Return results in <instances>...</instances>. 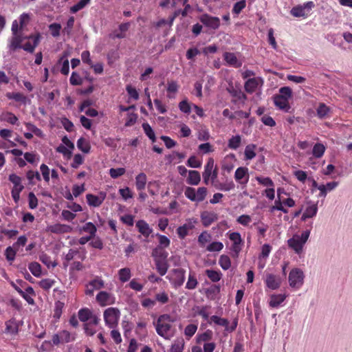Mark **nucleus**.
<instances>
[{
    "instance_id": "f257e3e1",
    "label": "nucleus",
    "mask_w": 352,
    "mask_h": 352,
    "mask_svg": "<svg viewBox=\"0 0 352 352\" xmlns=\"http://www.w3.org/2000/svg\"><path fill=\"white\" fill-rule=\"evenodd\" d=\"M174 321L175 320L168 314L160 316L156 323L154 322L157 334L165 339L173 336L175 330L172 326V322Z\"/></svg>"
},
{
    "instance_id": "f03ea898",
    "label": "nucleus",
    "mask_w": 352,
    "mask_h": 352,
    "mask_svg": "<svg viewBox=\"0 0 352 352\" xmlns=\"http://www.w3.org/2000/svg\"><path fill=\"white\" fill-rule=\"evenodd\" d=\"M168 252L161 247H156L152 250L151 256L154 258L156 270L161 276L165 275L168 271Z\"/></svg>"
},
{
    "instance_id": "7ed1b4c3",
    "label": "nucleus",
    "mask_w": 352,
    "mask_h": 352,
    "mask_svg": "<svg viewBox=\"0 0 352 352\" xmlns=\"http://www.w3.org/2000/svg\"><path fill=\"white\" fill-rule=\"evenodd\" d=\"M310 234V230L304 231L302 234H294L292 238L287 241L289 248H292L297 254L302 252L304 244L308 240Z\"/></svg>"
},
{
    "instance_id": "20e7f679",
    "label": "nucleus",
    "mask_w": 352,
    "mask_h": 352,
    "mask_svg": "<svg viewBox=\"0 0 352 352\" xmlns=\"http://www.w3.org/2000/svg\"><path fill=\"white\" fill-rule=\"evenodd\" d=\"M120 312L118 308L109 307L104 311L105 324L109 328H114L118 325Z\"/></svg>"
},
{
    "instance_id": "39448f33",
    "label": "nucleus",
    "mask_w": 352,
    "mask_h": 352,
    "mask_svg": "<svg viewBox=\"0 0 352 352\" xmlns=\"http://www.w3.org/2000/svg\"><path fill=\"white\" fill-rule=\"evenodd\" d=\"M304 277L303 272L300 269L292 270L288 277L289 285L294 288H300L303 284Z\"/></svg>"
},
{
    "instance_id": "423d86ee",
    "label": "nucleus",
    "mask_w": 352,
    "mask_h": 352,
    "mask_svg": "<svg viewBox=\"0 0 352 352\" xmlns=\"http://www.w3.org/2000/svg\"><path fill=\"white\" fill-rule=\"evenodd\" d=\"M199 20L204 25L213 30H217L220 26L219 18L210 16L208 14L201 15Z\"/></svg>"
},
{
    "instance_id": "0eeeda50",
    "label": "nucleus",
    "mask_w": 352,
    "mask_h": 352,
    "mask_svg": "<svg viewBox=\"0 0 352 352\" xmlns=\"http://www.w3.org/2000/svg\"><path fill=\"white\" fill-rule=\"evenodd\" d=\"M197 223V220L196 219H190L188 220L187 223L178 227L177 233L179 237L182 239H184L188 235V231L192 230L195 228V224Z\"/></svg>"
},
{
    "instance_id": "6e6552de",
    "label": "nucleus",
    "mask_w": 352,
    "mask_h": 352,
    "mask_svg": "<svg viewBox=\"0 0 352 352\" xmlns=\"http://www.w3.org/2000/svg\"><path fill=\"white\" fill-rule=\"evenodd\" d=\"M106 198L105 192H100L98 195H94L93 194H87L86 199L87 204L90 206L99 207Z\"/></svg>"
},
{
    "instance_id": "1a4fd4ad",
    "label": "nucleus",
    "mask_w": 352,
    "mask_h": 352,
    "mask_svg": "<svg viewBox=\"0 0 352 352\" xmlns=\"http://www.w3.org/2000/svg\"><path fill=\"white\" fill-rule=\"evenodd\" d=\"M263 80L261 78H252L248 79L244 85L245 90L250 94L256 91L259 85H263Z\"/></svg>"
},
{
    "instance_id": "9d476101",
    "label": "nucleus",
    "mask_w": 352,
    "mask_h": 352,
    "mask_svg": "<svg viewBox=\"0 0 352 352\" xmlns=\"http://www.w3.org/2000/svg\"><path fill=\"white\" fill-rule=\"evenodd\" d=\"M234 179L241 184H247L249 179L248 169L246 167L238 168L234 173Z\"/></svg>"
},
{
    "instance_id": "9b49d317",
    "label": "nucleus",
    "mask_w": 352,
    "mask_h": 352,
    "mask_svg": "<svg viewBox=\"0 0 352 352\" xmlns=\"http://www.w3.org/2000/svg\"><path fill=\"white\" fill-rule=\"evenodd\" d=\"M201 219L204 227H208L218 219V214L214 212L204 211L201 214Z\"/></svg>"
},
{
    "instance_id": "f8f14e48",
    "label": "nucleus",
    "mask_w": 352,
    "mask_h": 352,
    "mask_svg": "<svg viewBox=\"0 0 352 352\" xmlns=\"http://www.w3.org/2000/svg\"><path fill=\"white\" fill-rule=\"evenodd\" d=\"M47 230L54 234H63L72 232V228L68 225L56 223L48 226Z\"/></svg>"
},
{
    "instance_id": "ddd939ff",
    "label": "nucleus",
    "mask_w": 352,
    "mask_h": 352,
    "mask_svg": "<svg viewBox=\"0 0 352 352\" xmlns=\"http://www.w3.org/2000/svg\"><path fill=\"white\" fill-rule=\"evenodd\" d=\"M175 278L173 279V284L175 287L182 286L185 281V270L182 268H177L173 270Z\"/></svg>"
},
{
    "instance_id": "4468645a",
    "label": "nucleus",
    "mask_w": 352,
    "mask_h": 352,
    "mask_svg": "<svg viewBox=\"0 0 352 352\" xmlns=\"http://www.w3.org/2000/svg\"><path fill=\"white\" fill-rule=\"evenodd\" d=\"M280 278L272 274H267L265 278V283L268 288L276 289L280 285Z\"/></svg>"
},
{
    "instance_id": "2eb2a0df",
    "label": "nucleus",
    "mask_w": 352,
    "mask_h": 352,
    "mask_svg": "<svg viewBox=\"0 0 352 352\" xmlns=\"http://www.w3.org/2000/svg\"><path fill=\"white\" fill-rule=\"evenodd\" d=\"M273 99L274 104L276 107L281 110H284L285 112H289L291 107L288 100L277 95L274 96Z\"/></svg>"
},
{
    "instance_id": "dca6fc26",
    "label": "nucleus",
    "mask_w": 352,
    "mask_h": 352,
    "mask_svg": "<svg viewBox=\"0 0 352 352\" xmlns=\"http://www.w3.org/2000/svg\"><path fill=\"white\" fill-rule=\"evenodd\" d=\"M23 38L22 34H13V36L10 39L9 44V49L12 52H15L18 49H21L22 47Z\"/></svg>"
},
{
    "instance_id": "f3484780",
    "label": "nucleus",
    "mask_w": 352,
    "mask_h": 352,
    "mask_svg": "<svg viewBox=\"0 0 352 352\" xmlns=\"http://www.w3.org/2000/svg\"><path fill=\"white\" fill-rule=\"evenodd\" d=\"M135 226L138 231L145 237H148L153 232L149 225L144 220L138 221Z\"/></svg>"
},
{
    "instance_id": "a211bd4d",
    "label": "nucleus",
    "mask_w": 352,
    "mask_h": 352,
    "mask_svg": "<svg viewBox=\"0 0 352 352\" xmlns=\"http://www.w3.org/2000/svg\"><path fill=\"white\" fill-rule=\"evenodd\" d=\"M41 39V35L39 32H38L36 33V36L35 37L32 44H31L30 42H28L22 45L21 49H23L25 52L32 54L34 52L35 48L38 45Z\"/></svg>"
},
{
    "instance_id": "6ab92c4d",
    "label": "nucleus",
    "mask_w": 352,
    "mask_h": 352,
    "mask_svg": "<svg viewBox=\"0 0 352 352\" xmlns=\"http://www.w3.org/2000/svg\"><path fill=\"white\" fill-rule=\"evenodd\" d=\"M214 167V160L210 158L205 166L204 171L203 173L204 182L206 184H208L209 179L211 175V172Z\"/></svg>"
},
{
    "instance_id": "aec40b11",
    "label": "nucleus",
    "mask_w": 352,
    "mask_h": 352,
    "mask_svg": "<svg viewBox=\"0 0 352 352\" xmlns=\"http://www.w3.org/2000/svg\"><path fill=\"white\" fill-rule=\"evenodd\" d=\"M318 212V206L317 204H311L310 206H307L305 212L303 213L301 219L302 221H305L308 218H312L316 215Z\"/></svg>"
},
{
    "instance_id": "412c9836",
    "label": "nucleus",
    "mask_w": 352,
    "mask_h": 352,
    "mask_svg": "<svg viewBox=\"0 0 352 352\" xmlns=\"http://www.w3.org/2000/svg\"><path fill=\"white\" fill-rule=\"evenodd\" d=\"M9 181L14 185L12 190H16L19 191H22L23 190L24 186L21 184V178L19 176L14 173L10 174L9 175Z\"/></svg>"
},
{
    "instance_id": "4be33fe9",
    "label": "nucleus",
    "mask_w": 352,
    "mask_h": 352,
    "mask_svg": "<svg viewBox=\"0 0 352 352\" xmlns=\"http://www.w3.org/2000/svg\"><path fill=\"white\" fill-rule=\"evenodd\" d=\"M201 181L200 174L197 170H189L187 183L190 185H198Z\"/></svg>"
},
{
    "instance_id": "5701e85b",
    "label": "nucleus",
    "mask_w": 352,
    "mask_h": 352,
    "mask_svg": "<svg viewBox=\"0 0 352 352\" xmlns=\"http://www.w3.org/2000/svg\"><path fill=\"white\" fill-rule=\"evenodd\" d=\"M286 298L285 294H273L270 296L269 305L272 307H278Z\"/></svg>"
},
{
    "instance_id": "b1692460",
    "label": "nucleus",
    "mask_w": 352,
    "mask_h": 352,
    "mask_svg": "<svg viewBox=\"0 0 352 352\" xmlns=\"http://www.w3.org/2000/svg\"><path fill=\"white\" fill-rule=\"evenodd\" d=\"M147 177L145 173H141L135 177V186L138 190L145 188Z\"/></svg>"
},
{
    "instance_id": "393cba45",
    "label": "nucleus",
    "mask_w": 352,
    "mask_h": 352,
    "mask_svg": "<svg viewBox=\"0 0 352 352\" xmlns=\"http://www.w3.org/2000/svg\"><path fill=\"white\" fill-rule=\"evenodd\" d=\"M225 60L230 65L239 67L241 63L238 62V59L234 53L226 52L224 54Z\"/></svg>"
},
{
    "instance_id": "a878e982",
    "label": "nucleus",
    "mask_w": 352,
    "mask_h": 352,
    "mask_svg": "<svg viewBox=\"0 0 352 352\" xmlns=\"http://www.w3.org/2000/svg\"><path fill=\"white\" fill-rule=\"evenodd\" d=\"M67 55L68 54L67 52H65L58 60L59 64L62 63L60 72L64 75H67L69 71V60L66 58Z\"/></svg>"
},
{
    "instance_id": "bb28decb",
    "label": "nucleus",
    "mask_w": 352,
    "mask_h": 352,
    "mask_svg": "<svg viewBox=\"0 0 352 352\" xmlns=\"http://www.w3.org/2000/svg\"><path fill=\"white\" fill-rule=\"evenodd\" d=\"M6 97L8 99H13L16 102H21L23 104H25L27 102V97L25 96L23 94H21L19 92H16V93L8 92L6 94Z\"/></svg>"
},
{
    "instance_id": "cd10ccee",
    "label": "nucleus",
    "mask_w": 352,
    "mask_h": 352,
    "mask_svg": "<svg viewBox=\"0 0 352 352\" xmlns=\"http://www.w3.org/2000/svg\"><path fill=\"white\" fill-rule=\"evenodd\" d=\"M77 147L85 153H89L91 148L89 142L84 138H80L78 140Z\"/></svg>"
},
{
    "instance_id": "c85d7f7f",
    "label": "nucleus",
    "mask_w": 352,
    "mask_h": 352,
    "mask_svg": "<svg viewBox=\"0 0 352 352\" xmlns=\"http://www.w3.org/2000/svg\"><path fill=\"white\" fill-rule=\"evenodd\" d=\"M256 146L253 144H250L246 146L244 151L245 158L247 160H250L256 156L254 149Z\"/></svg>"
},
{
    "instance_id": "c756f323",
    "label": "nucleus",
    "mask_w": 352,
    "mask_h": 352,
    "mask_svg": "<svg viewBox=\"0 0 352 352\" xmlns=\"http://www.w3.org/2000/svg\"><path fill=\"white\" fill-rule=\"evenodd\" d=\"M142 129L147 135V137L153 142H155L156 141V137L154 131L150 126V124L147 122H144L142 124Z\"/></svg>"
},
{
    "instance_id": "7c9ffc66",
    "label": "nucleus",
    "mask_w": 352,
    "mask_h": 352,
    "mask_svg": "<svg viewBox=\"0 0 352 352\" xmlns=\"http://www.w3.org/2000/svg\"><path fill=\"white\" fill-rule=\"evenodd\" d=\"M213 185L217 189L224 191H229L234 189L235 187L234 182L232 181L227 183H219L217 182Z\"/></svg>"
},
{
    "instance_id": "2f4dec72",
    "label": "nucleus",
    "mask_w": 352,
    "mask_h": 352,
    "mask_svg": "<svg viewBox=\"0 0 352 352\" xmlns=\"http://www.w3.org/2000/svg\"><path fill=\"white\" fill-rule=\"evenodd\" d=\"M205 273L210 280L214 283L220 280L222 276V274L220 272L213 270H206Z\"/></svg>"
},
{
    "instance_id": "473e14b6",
    "label": "nucleus",
    "mask_w": 352,
    "mask_h": 352,
    "mask_svg": "<svg viewBox=\"0 0 352 352\" xmlns=\"http://www.w3.org/2000/svg\"><path fill=\"white\" fill-rule=\"evenodd\" d=\"M184 10H177L174 12L172 16L170 17V24L173 22V21L177 18L179 14H182V16L185 17L187 16L188 10L190 9V6L189 4H186L184 6Z\"/></svg>"
},
{
    "instance_id": "72a5a7b5",
    "label": "nucleus",
    "mask_w": 352,
    "mask_h": 352,
    "mask_svg": "<svg viewBox=\"0 0 352 352\" xmlns=\"http://www.w3.org/2000/svg\"><path fill=\"white\" fill-rule=\"evenodd\" d=\"M325 151V147L322 144L317 143L314 146L312 153L316 158L321 157Z\"/></svg>"
},
{
    "instance_id": "f704fd0d",
    "label": "nucleus",
    "mask_w": 352,
    "mask_h": 352,
    "mask_svg": "<svg viewBox=\"0 0 352 352\" xmlns=\"http://www.w3.org/2000/svg\"><path fill=\"white\" fill-rule=\"evenodd\" d=\"M241 142V138L240 135L232 136L228 141V146L231 149L236 150L240 146Z\"/></svg>"
},
{
    "instance_id": "c9c22d12",
    "label": "nucleus",
    "mask_w": 352,
    "mask_h": 352,
    "mask_svg": "<svg viewBox=\"0 0 352 352\" xmlns=\"http://www.w3.org/2000/svg\"><path fill=\"white\" fill-rule=\"evenodd\" d=\"M210 320L208 321L209 324H211L212 322H214V324L227 327V325L229 324V321L226 318H221L217 316H212L210 318Z\"/></svg>"
},
{
    "instance_id": "e433bc0d",
    "label": "nucleus",
    "mask_w": 352,
    "mask_h": 352,
    "mask_svg": "<svg viewBox=\"0 0 352 352\" xmlns=\"http://www.w3.org/2000/svg\"><path fill=\"white\" fill-rule=\"evenodd\" d=\"M28 267L34 276L39 277L41 275V266L38 263L32 262L29 264Z\"/></svg>"
},
{
    "instance_id": "4c0bfd02",
    "label": "nucleus",
    "mask_w": 352,
    "mask_h": 352,
    "mask_svg": "<svg viewBox=\"0 0 352 352\" xmlns=\"http://www.w3.org/2000/svg\"><path fill=\"white\" fill-rule=\"evenodd\" d=\"M78 318L82 322L87 321L91 318V311L87 308H83L78 311Z\"/></svg>"
},
{
    "instance_id": "58836bf2",
    "label": "nucleus",
    "mask_w": 352,
    "mask_h": 352,
    "mask_svg": "<svg viewBox=\"0 0 352 352\" xmlns=\"http://www.w3.org/2000/svg\"><path fill=\"white\" fill-rule=\"evenodd\" d=\"M198 281L194 274L190 272L188 275V281L186 285V288L188 289H194L197 287Z\"/></svg>"
},
{
    "instance_id": "ea45409f",
    "label": "nucleus",
    "mask_w": 352,
    "mask_h": 352,
    "mask_svg": "<svg viewBox=\"0 0 352 352\" xmlns=\"http://www.w3.org/2000/svg\"><path fill=\"white\" fill-rule=\"evenodd\" d=\"M212 331L211 330H207L204 333L197 336V343H201L203 342H208L212 338Z\"/></svg>"
},
{
    "instance_id": "a19ab883",
    "label": "nucleus",
    "mask_w": 352,
    "mask_h": 352,
    "mask_svg": "<svg viewBox=\"0 0 352 352\" xmlns=\"http://www.w3.org/2000/svg\"><path fill=\"white\" fill-rule=\"evenodd\" d=\"M219 264L223 270H228L231 267V261L230 257L227 255H221L219 260Z\"/></svg>"
},
{
    "instance_id": "79ce46f5",
    "label": "nucleus",
    "mask_w": 352,
    "mask_h": 352,
    "mask_svg": "<svg viewBox=\"0 0 352 352\" xmlns=\"http://www.w3.org/2000/svg\"><path fill=\"white\" fill-rule=\"evenodd\" d=\"M26 177L29 180V184L34 185L35 182L33 181L34 179H36L37 181H41V177L38 171L28 170L26 173Z\"/></svg>"
},
{
    "instance_id": "37998d69",
    "label": "nucleus",
    "mask_w": 352,
    "mask_h": 352,
    "mask_svg": "<svg viewBox=\"0 0 352 352\" xmlns=\"http://www.w3.org/2000/svg\"><path fill=\"white\" fill-rule=\"evenodd\" d=\"M119 278L120 281L125 283L128 281L131 278V271L129 268H122L119 270Z\"/></svg>"
},
{
    "instance_id": "c03bdc74",
    "label": "nucleus",
    "mask_w": 352,
    "mask_h": 352,
    "mask_svg": "<svg viewBox=\"0 0 352 352\" xmlns=\"http://www.w3.org/2000/svg\"><path fill=\"white\" fill-rule=\"evenodd\" d=\"M110 295L106 292H100L96 296V300L102 306L107 305Z\"/></svg>"
},
{
    "instance_id": "a18cd8bd",
    "label": "nucleus",
    "mask_w": 352,
    "mask_h": 352,
    "mask_svg": "<svg viewBox=\"0 0 352 352\" xmlns=\"http://www.w3.org/2000/svg\"><path fill=\"white\" fill-rule=\"evenodd\" d=\"M82 231L89 232L90 236H95L97 229L91 222L87 223L81 229Z\"/></svg>"
},
{
    "instance_id": "49530a36",
    "label": "nucleus",
    "mask_w": 352,
    "mask_h": 352,
    "mask_svg": "<svg viewBox=\"0 0 352 352\" xmlns=\"http://www.w3.org/2000/svg\"><path fill=\"white\" fill-rule=\"evenodd\" d=\"M91 0H80L78 3L70 8V11L72 13H76L78 11L84 8L88 3H89Z\"/></svg>"
},
{
    "instance_id": "de8ad7c7",
    "label": "nucleus",
    "mask_w": 352,
    "mask_h": 352,
    "mask_svg": "<svg viewBox=\"0 0 352 352\" xmlns=\"http://www.w3.org/2000/svg\"><path fill=\"white\" fill-rule=\"evenodd\" d=\"M329 112V108L324 103H320L317 109V115L320 118H324Z\"/></svg>"
},
{
    "instance_id": "09e8293b",
    "label": "nucleus",
    "mask_w": 352,
    "mask_h": 352,
    "mask_svg": "<svg viewBox=\"0 0 352 352\" xmlns=\"http://www.w3.org/2000/svg\"><path fill=\"white\" fill-rule=\"evenodd\" d=\"M39 259L48 268H50L51 266L52 267H54L57 265V263L55 262H52L51 261L50 257L45 254H42L41 255H40Z\"/></svg>"
},
{
    "instance_id": "8fccbe9b",
    "label": "nucleus",
    "mask_w": 352,
    "mask_h": 352,
    "mask_svg": "<svg viewBox=\"0 0 352 352\" xmlns=\"http://www.w3.org/2000/svg\"><path fill=\"white\" fill-rule=\"evenodd\" d=\"M291 14L296 17L305 16H307L305 8L302 6H296L292 9Z\"/></svg>"
},
{
    "instance_id": "3c124183",
    "label": "nucleus",
    "mask_w": 352,
    "mask_h": 352,
    "mask_svg": "<svg viewBox=\"0 0 352 352\" xmlns=\"http://www.w3.org/2000/svg\"><path fill=\"white\" fill-rule=\"evenodd\" d=\"M223 248V245L221 242L214 241L208 245L207 250L209 252H219Z\"/></svg>"
},
{
    "instance_id": "603ef678",
    "label": "nucleus",
    "mask_w": 352,
    "mask_h": 352,
    "mask_svg": "<svg viewBox=\"0 0 352 352\" xmlns=\"http://www.w3.org/2000/svg\"><path fill=\"white\" fill-rule=\"evenodd\" d=\"M280 94H278V96H282L283 98H286L288 100L292 96V89L289 87H283L279 89Z\"/></svg>"
},
{
    "instance_id": "864d4df0",
    "label": "nucleus",
    "mask_w": 352,
    "mask_h": 352,
    "mask_svg": "<svg viewBox=\"0 0 352 352\" xmlns=\"http://www.w3.org/2000/svg\"><path fill=\"white\" fill-rule=\"evenodd\" d=\"M125 172L126 170L124 168H112L109 170V175L112 178L116 179L123 175L125 173Z\"/></svg>"
},
{
    "instance_id": "5fc2aeb1",
    "label": "nucleus",
    "mask_w": 352,
    "mask_h": 352,
    "mask_svg": "<svg viewBox=\"0 0 352 352\" xmlns=\"http://www.w3.org/2000/svg\"><path fill=\"white\" fill-rule=\"evenodd\" d=\"M49 29L51 32V34L52 35V36L57 37L60 35L61 25L59 23H54L49 25Z\"/></svg>"
},
{
    "instance_id": "6e6d98bb",
    "label": "nucleus",
    "mask_w": 352,
    "mask_h": 352,
    "mask_svg": "<svg viewBox=\"0 0 352 352\" xmlns=\"http://www.w3.org/2000/svg\"><path fill=\"white\" fill-rule=\"evenodd\" d=\"M157 236L159 239V245L157 247H161L164 249V248H168L169 246L170 240L167 236L160 234H157Z\"/></svg>"
},
{
    "instance_id": "4d7b16f0",
    "label": "nucleus",
    "mask_w": 352,
    "mask_h": 352,
    "mask_svg": "<svg viewBox=\"0 0 352 352\" xmlns=\"http://www.w3.org/2000/svg\"><path fill=\"white\" fill-rule=\"evenodd\" d=\"M245 0H241L240 1L235 3L232 8V12L236 14H239L241 12V10L245 7Z\"/></svg>"
},
{
    "instance_id": "13d9d810",
    "label": "nucleus",
    "mask_w": 352,
    "mask_h": 352,
    "mask_svg": "<svg viewBox=\"0 0 352 352\" xmlns=\"http://www.w3.org/2000/svg\"><path fill=\"white\" fill-rule=\"evenodd\" d=\"M207 195V189L205 187H200L196 192L197 201L200 202L205 199Z\"/></svg>"
},
{
    "instance_id": "bf43d9fd",
    "label": "nucleus",
    "mask_w": 352,
    "mask_h": 352,
    "mask_svg": "<svg viewBox=\"0 0 352 352\" xmlns=\"http://www.w3.org/2000/svg\"><path fill=\"white\" fill-rule=\"evenodd\" d=\"M184 194L190 200L197 201L196 191L195 188L192 187H186Z\"/></svg>"
},
{
    "instance_id": "052dcab7",
    "label": "nucleus",
    "mask_w": 352,
    "mask_h": 352,
    "mask_svg": "<svg viewBox=\"0 0 352 352\" xmlns=\"http://www.w3.org/2000/svg\"><path fill=\"white\" fill-rule=\"evenodd\" d=\"M179 108L181 111L187 114L190 113L191 111L190 105L187 100L181 101L179 104Z\"/></svg>"
},
{
    "instance_id": "680f3d73",
    "label": "nucleus",
    "mask_w": 352,
    "mask_h": 352,
    "mask_svg": "<svg viewBox=\"0 0 352 352\" xmlns=\"http://www.w3.org/2000/svg\"><path fill=\"white\" fill-rule=\"evenodd\" d=\"M187 166L191 168H199L201 166V163L195 156L192 155L188 160Z\"/></svg>"
},
{
    "instance_id": "e2e57ef3",
    "label": "nucleus",
    "mask_w": 352,
    "mask_h": 352,
    "mask_svg": "<svg viewBox=\"0 0 352 352\" xmlns=\"http://www.w3.org/2000/svg\"><path fill=\"white\" fill-rule=\"evenodd\" d=\"M54 283V280L50 278L43 279L39 282V285L45 290L50 289Z\"/></svg>"
},
{
    "instance_id": "0e129e2a",
    "label": "nucleus",
    "mask_w": 352,
    "mask_h": 352,
    "mask_svg": "<svg viewBox=\"0 0 352 352\" xmlns=\"http://www.w3.org/2000/svg\"><path fill=\"white\" fill-rule=\"evenodd\" d=\"M28 199H29V207L31 209H34L38 206V199L34 194V192H31L28 195Z\"/></svg>"
},
{
    "instance_id": "69168bd1",
    "label": "nucleus",
    "mask_w": 352,
    "mask_h": 352,
    "mask_svg": "<svg viewBox=\"0 0 352 352\" xmlns=\"http://www.w3.org/2000/svg\"><path fill=\"white\" fill-rule=\"evenodd\" d=\"M197 327L195 324H190L187 325L184 330V333L186 336L192 337L196 332Z\"/></svg>"
},
{
    "instance_id": "338daca9",
    "label": "nucleus",
    "mask_w": 352,
    "mask_h": 352,
    "mask_svg": "<svg viewBox=\"0 0 352 352\" xmlns=\"http://www.w3.org/2000/svg\"><path fill=\"white\" fill-rule=\"evenodd\" d=\"M69 81L72 85H80L82 82L80 76L75 72H72Z\"/></svg>"
},
{
    "instance_id": "774afa93",
    "label": "nucleus",
    "mask_w": 352,
    "mask_h": 352,
    "mask_svg": "<svg viewBox=\"0 0 352 352\" xmlns=\"http://www.w3.org/2000/svg\"><path fill=\"white\" fill-rule=\"evenodd\" d=\"M5 255L8 261H12L14 260L16 251L14 250V248L9 246L5 251Z\"/></svg>"
}]
</instances>
